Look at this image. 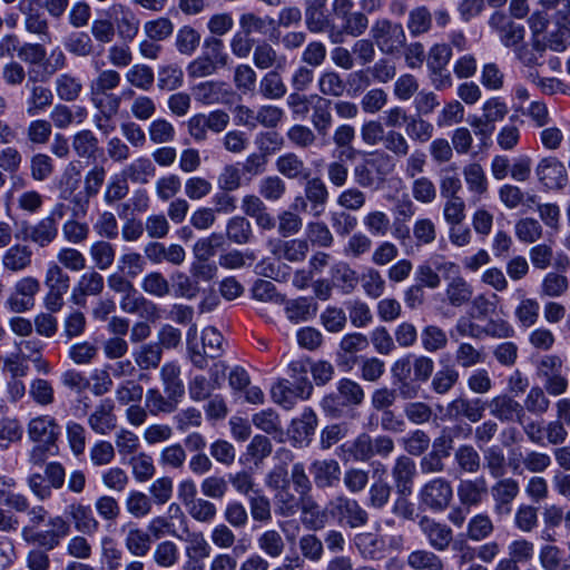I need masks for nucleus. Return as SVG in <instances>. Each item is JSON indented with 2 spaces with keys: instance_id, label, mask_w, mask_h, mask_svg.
<instances>
[{
  "instance_id": "49",
  "label": "nucleus",
  "mask_w": 570,
  "mask_h": 570,
  "mask_svg": "<svg viewBox=\"0 0 570 570\" xmlns=\"http://www.w3.org/2000/svg\"><path fill=\"white\" fill-rule=\"evenodd\" d=\"M202 55L210 60L212 63L218 68V70L229 66V55L225 50L223 40L218 37L205 38Z\"/></svg>"
},
{
  "instance_id": "24",
  "label": "nucleus",
  "mask_w": 570,
  "mask_h": 570,
  "mask_svg": "<svg viewBox=\"0 0 570 570\" xmlns=\"http://www.w3.org/2000/svg\"><path fill=\"white\" fill-rule=\"evenodd\" d=\"M66 513L78 532L87 535H94L98 532L100 523L94 515L89 504L75 501L67 507Z\"/></svg>"
},
{
  "instance_id": "23",
  "label": "nucleus",
  "mask_w": 570,
  "mask_h": 570,
  "mask_svg": "<svg viewBox=\"0 0 570 570\" xmlns=\"http://www.w3.org/2000/svg\"><path fill=\"white\" fill-rule=\"evenodd\" d=\"M391 473L397 493L401 495L411 494L416 475V464L414 460L405 454L397 456Z\"/></svg>"
},
{
  "instance_id": "21",
  "label": "nucleus",
  "mask_w": 570,
  "mask_h": 570,
  "mask_svg": "<svg viewBox=\"0 0 570 570\" xmlns=\"http://www.w3.org/2000/svg\"><path fill=\"white\" fill-rule=\"evenodd\" d=\"M487 406L490 409V414L501 422L523 423L525 416L524 407L508 394L494 396L487 403Z\"/></svg>"
},
{
  "instance_id": "40",
  "label": "nucleus",
  "mask_w": 570,
  "mask_h": 570,
  "mask_svg": "<svg viewBox=\"0 0 570 570\" xmlns=\"http://www.w3.org/2000/svg\"><path fill=\"white\" fill-rule=\"evenodd\" d=\"M82 89L81 79L70 72L60 73L55 79L56 94L62 101H76L80 97Z\"/></svg>"
},
{
  "instance_id": "20",
  "label": "nucleus",
  "mask_w": 570,
  "mask_h": 570,
  "mask_svg": "<svg viewBox=\"0 0 570 570\" xmlns=\"http://www.w3.org/2000/svg\"><path fill=\"white\" fill-rule=\"evenodd\" d=\"M540 183L548 189L561 190L568 184V173L564 165L554 157L543 158L537 167Z\"/></svg>"
},
{
  "instance_id": "48",
  "label": "nucleus",
  "mask_w": 570,
  "mask_h": 570,
  "mask_svg": "<svg viewBox=\"0 0 570 570\" xmlns=\"http://www.w3.org/2000/svg\"><path fill=\"white\" fill-rule=\"evenodd\" d=\"M126 81L141 91H149L155 82V72L151 67L137 63L128 69L125 75Z\"/></svg>"
},
{
  "instance_id": "58",
  "label": "nucleus",
  "mask_w": 570,
  "mask_h": 570,
  "mask_svg": "<svg viewBox=\"0 0 570 570\" xmlns=\"http://www.w3.org/2000/svg\"><path fill=\"white\" fill-rule=\"evenodd\" d=\"M286 86L276 70L265 73L259 82V92L266 99H281L286 94Z\"/></svg>"
},
{
  "instance_id": "2",
  "label": "nucleus",
  "mask_w": 570,
  "mask_h": 570,
  "mask_svg": "<svg viewBox=\"0 0 570 570\" xmlns=\"http://www.w3.org/2000/svg\"><path fill=\"white\" fill-rule=\"evenodd\" d=\"M365 399L363 387L355 381L344 377L336 384V391L326 394L321 406L333 419L343 417L352 407L360 406Z\"/></svg>"
},
{
  "instance_id": "13",
  "label": "nucleus",
  "mask_w": 570,
  "mask_h": 570,
  "mask_svg": "<svg viewBox=\"0 0 570 570\" xmlns=\"http://www.w3.org/2000/svg\"><path fill=\"white\" fill-rule=\"evenodd\" d=\"M327 0H305V23L313 33L328 32L332 43L343 41V32L337 30L324 14L323 9Z\"/></svg>"
},
{
  "instance_id": "29",
  "label": "nucleus",
  "mask_w": 570,
  "mask_h": 570,
  "mask_svg": "<svg viewBox=\"0 0 570 570\" xmlns=\"http://www.w3.org/2000/svg\"><path fill=\"white\" fill-rule=\"evenodd\" d=\"M41 80H30V71L28 72L27 88L29 91L27 98V114L37 116L49 108L53 102V94L50 88L39 85Z\"/></svg>"
},
{
  "instance_id": "33",
  "label": "nucleus",
  "mask_w": 570,
  "mask_h": 570,
  "mask_svg": "<svg viewBox=\"0 0 570 570\" xmlns=\"http://www.w3.org/2000/svg\"><path fill=\"white\" fill-rule=\"evenodd\" d=\"M179 403V399L173 396L171 394L164 395L156 387L149 389L146 392L145 406L154 416L159 414L174 413L177 410Z\"/></svg>"
},
{
  "instance_id": "41",
  "label": "nucleus",
  "mask_w": 570,
  "mask_h": 570,
  "mask_svg": "<svg viewBox=\"0 0 570 570\" xmlns=\"http://www.w3.org/2000/svg\"><path fill=\"white\" fill-rule=\"evenodd\" d=\"M32 250L27 245H13L6 250L2 257L4 269L10 272H21L31 265Z\"/></svg>"
},
{
  "instance_id": "39",
  "label": "nucleus",
  "mask_w": 570,
  "mask_h": 570,
  "mask_svg": "<svg viewBox=\"0 0 570 570\" xmlns=\"http://www.w3.org/2000/svg\"><path fill=\"white\" fill-rule=\"evenodd\" d=\"M276 456L282 463L275 465L266 476V485L274 491L289 487L286 464L293 460V453L291 450L282 448L276 452Z\"/></svg>"
},
{
  "instance_id": "32",
  "label": "nucleus",
  "mask_w": 570,
  "mask_h": 570,
  "mask_svg": "<svg viewBox=\"0 0 570 570\" xmlns=\"http://www.w3.org/2000/svg\"><path fill=\"white\" fill-rule=\"evenodd\" d=\"M79 179L73 177H68L65 183V187H62L60 197L62 199H70L71 210L73 218H82L87 215L91 196L87 195L83 190L73 194V191L78 187Z\"/></svg>"
},
{
  "instance_id": "22",
  "label": "nucleus",
  "mask_w": 570,
  "mask_h": 570,
  "mask_svg": "<svg viewBox=\"0 0 570 570\" xmlns=\"http://www.w3.org/2000/svg\"><path fill=\"white\" fill-rule=\"evenodd\" d=\"M27 432L32 442L57 444L60 435V426L55 417L50 415H39L29 421Z\"/></svg>"
},
{
  "instance_id": "27",
  "label": "nucleus",
  "mask_w": 570,
  "mask_h": 570,
  "mask_svg": "<svg viewBox=\"0 0 570 570\" xmlns=\"http://www.w3.org/2000/svg\"><path fill=\"white\" fill-rule=\"evenodd\" d=\"M309 473L318 489L336 487L341 480V466L334 459L315 460L309 466Z\"/></svg>"
},
{
  "instance_id": "17",
  "label": "nucleus",
  "mask_w": 570,
  "mask_h": 570,
  "mask_svg": "<svg viewBox=\"0 0 570 570\" xmlns=\"http://www.w3.org/2000/svg\"><path fill=\"white\" fill-rule=\"evenodd\" d=\"M392 365L405 374L411 375L414 381L421 384L426 383L434 372V361L423 354H405L397 358Z\"/></svg>"
},
{
  "instance_id": "52",
  "label": "nucleus",
  "mask_w": 570,
  "mask_h": 570,
  "mask_svg": "<svg viewBox=\"0 0 570 570\" xmlns=\"http://www.w3.org/2000/svg\"><path fill=\"white\" fill-rule=\"evenodd\" d=\"M454 462L460 471L474 474L481 466V456L471 444H462L454 452Z\"/></svg>"
},
{
  "instance_id": "26",
  "label": "nucleus",
  "mask_w": 570,
  "mask_h": 570,
  "mask_svg": "<svg viewBox=\"0 0 570 570\" xmlns=\"http://www.w3.org/2000/svg\"><path fill=\"white\" fill-rule=\"evenodd\" d=\"M115 404L111 399H104L88 417L90 429L100 435L110 433L117 426V416L114 413Z\"/></svg>"
},
{
  "instance_id": "4",
  "label": "nucleus",
  "mask_w": 570,
  "mask_h": 570,
  "mask_svg": "<svg viewBox=\"0 0 570 570\" xmlns=\"http://www.w3.org/2000/svg\"><path fill=\"white\" fill-rule=\"evenodd\" d=\"M66 468L61 462L51 461L43 468V473L33 472L27 478L32 494L40 501L49 500L53 491L61 490L66 482Z\"/></svg>"
},
{
  "instance_id": "30",
  "label": "nucleus",
  "mask_w": 570,
  "mask_h": 570,
  "mask_svg": "<svg viewBox=\"0 0 570 570\" xmlns=\"http://www.w3.org/2000/svg\"><path fill=\"white\" fill-rule=\"evenodd\" d=\"M368 344V338L362 333L354 332L344 335L337 352L338 365L351 367L356 361L355 354L366 350Z\"/></svg>"
},
{
  "instance_id": "36",
  "label": "nucleus",
  "mask_w": 570,
  "mask_h": 570,
  "mask_svg": "<svg viewBox=\"0 0 570 570\" xmlns=\"http://www.w3.org/2000/svg\"><path fill=\"white\" fill-rule=\"evenodd\" d=\"M316 312L317 303L312 297H298L285 304L286 317L295 324L313 318Z\"/></svg>"
},
{
  "instance_id": "63",
  "label": "nucleus",
  "mask_w": 570,
  "mask_h": 570,
  "mask_svg": "<svg viewBox=\"0 0 570 570\" xmlns=\"http://www.w3.org/2000/svg\"><path fill=\"white\" fill-rule=\"evenodd\" d=\"M65 49L76 57H88L94 52V43L86 32H71L63 40Z\"/></svg>"
},
{
  "instance_id": "46",
  "label": "nucleus",
  "mask_w": 570,
  "mask_h": 570,
  "mask_svg": "<svg viewBox=\"0 0 570 570\" xmlns=\"http://www.w3.org/2000/svg\"><path fill=\"white\" fill-rule=\"evenodd\" d=\"M472 286L461 276L452 278L445 288V296L451 306L460 307L472 298Z\"/></svg>"
},
{
  "instance_id": "64",
  "label": "nucleus",
  "mask_w": 570,
  "mask_h": 570,
  "mask_svg": "<svg viewBox=\"0 0 570 570\" xmlns=\"http://www.w3.org/2000/svg\"><path fill=\"white\" fill-rule=\"evenodd\" d=\"M298 548L304 559L318 562L324 556V543L314 533L303 534L298 540Z\"/></svg>"
},
{
  "instance_id": "7",
  "label": "nucleus",
  "mask_w": 570,
  "mask_h": 570,
  "mask_svg": "<svg viewBox=\"0 0 570 570\" xmlns=\"http://www.w3.org/2000/svg\"><path fill=\"white\" fill-rule=\"evenodd\" d=\"M49 530H36L23 528L22 537L28 543L37 544L47 551L53 550L60 544L61 539L70 532V524L61 517L56 515L48 520Z\"/></svg>"
},
{
  "instance_id": "1",
  "label": "nucleus",
  "mask_w": 570,
  "mask_h": 570,
  "mask_svg": "<svg viewBox=\"0 0 570 570\" xmlns=\"http://www.w3.org/2000/svg\"><path fill=\"white\" fill-rule=\"evenodd\" d=\"M395 449L394 441L386 434L371 436L366 432L342 443L336 455L344 462H368L375 456L389 458Z\"/></svg>"
},
{
  "instance_id": "5",
  "label": "nucleus",
  "mask_w": 570,
  "mask_h": 570,
  "mask_svg": "<svg viewBox=\"0 0 570 570\" xmlns=\"http://www.w3.org/2000/svg\"><path fill=\"white\" fill-rule=\"evenodd\" d=\"M417 499L423 509L435 513L444 512L453 501L452 483L443 476H435L421 487Z\"/></svg>"
},
{
  "instance_id": "6",
  "label": "nucleus",
  "mask_w": 570,
  "mask_h": 570,
  "mask_svg": "<svg viewBox=\"0 0 570 570\" xmlns=\"http://www.w3.org/2000/svg\"><path fill=\"white\" fill-rule=\"evenodd\" d=\"M393 158L384 153L370 154L363 164L355 167V180L362 187H372L382 183L393 170Z\"/></svg>"
},
{
  "instance_id": "47",
  "label": "nucleus",
  "mask_w": 570,
  "mask_h": 570,
  "mask_svg": "<svg viewBox=\"0 0 570 570\" xmlns=\"http://www.w3.org/2000/svg\"><path fill=\"white\" fill-rule=\"evenodd\" d=\"M183 82L184 72L179 66L169 63L158 68L157 87L160 91H174L180 88Z\"/></svg>"
},
{
  "instance_id": "34",
  "label": "nucleus",
  "mask_w": 570,
  "mask_h": 570,
  "mask_svg": "<svg viewBox=\"0 0 570 570\" xmlns=\"http://www.w3.org/2000/svg\"><path fill=\"white\" fill-rule=\"evenodd\" d=\"M135 364L141 371H151L159 367L163 360V351L155 342L142 343L132 351Z\"/></svg>"
},
{
  "instance_id": "15",
  "label": "nucleus",
  "mask_w": 570,
  "mask_h": 570,
  "mask_svg": "<svg viewBox=\"0 0 570 570\" xmlns=\"http://www.w3.org/2000/svg\"><path fill=\"white\" fill-rule=\"evenodd\" d=\"M274 505L275 513L283 518L293 517L299 510L303 514L311 513L313 515L318 510V505L313 500L296 497L289 487L275 491Z\"/></svg>"
},
{
  "instance_id": "51",
  "label": "nucleus",
  "mask_w": 570,
  "mask_h": 570,
  "mask_svg": "<svg viewBox=\"0 0 570 570\" xmlns=\"http://www.w3.org/2000/svg\"><path fill=\"white\" fill-rule=\"evenodd\" d=\"M459 379V371L452 365H446L432 376L431 390L438 395H445L458 384Z\"/></svg>"
},
{
  "instance_id": "19",
  "label": "nucleus",
  "mask_w": 570,
  "mask_h": 570,
  "mask_svg": "<svg viewBox=\"0 0 570 570\" xmlns=\"http://www.w3.org/2000/svg\"><path fill=\"white\" fill-rule=\"evenodd\" d=\"M491 487V495L494 502L493 510L498 515H508L511 512V504L519 495L520 485L513 478L495 479Z\"/></svg>"
},
{
  "instance_id": "9",
  "label": "nucleus",
  "mask_w": 570,
  "mask_h": 570,
  "mask_svg": "<svg viewBox=\"0 0 570 570\" xmlns=\"http://www.w3.org/2000/svg\"><path fill=\"white\" fill-rule=\"evenodd\" d=\"M330 512L341 524L351 529L366 525L370 519L367 511L358 501L346 495L335 497L330 502Z\"/></svg>"
},
{
  "instance_id": "16",
  "label": "nucleus",
  "mask_w": 570,
  "mask_h": 570,
  "mask_svg": "<svg viewBox=\"0 0 570 570\" xmlns=\"http://www.w3.org/2000/svg\"><path fill=\"white\" fill-rule=\"evenodd\" d=\"M40 291V283L32 276L18 281L13 293L6 302L8 308L13 313H23L35 306V296Z\"/></svg>"
},
{
  "instance_id": "56",
  "label": "nucleus",
  "mask_w": 570,
  "mask_h": 570,
  "mask_svg": "<svg viewBox=\"0 0 570 570\" xmlns=\"http://www.w3.org/2000/svg\"><path fill=\"white\" fill-rule=\"evenodd\" d=\"M226 235L235 244H247L253 237L252 225L245 217L235 216L227 223Z\"/></svg>"
},
{
  "instance_id": "31",
  "label": "nucleus",
  "mask_w": 570,
  "mask_h": 570,
  "mask_svg": "<svg viewBox=\"0 0 570 570\" xmlns=\"http://www.w3.org/2000/svg\"><path fill=\"white\" fill-rule=\"evenodd\" d=\"M438 551L428 548H419L406 557V566L411 570H445V561Z\"/></svg>"
},
{
  "instance_id": "3",
  "label": "nucleus",
  "mask_w": 570,
  "mask_h": 570,
  "mask_svg": "<svg viewBox=\"0 0 570 570\" xmlns=\"http://www.w3.org/2000/svg\"><path fill=\"white\" fill-rule=\"evenodd\" d=\"M291 371L298 375H292L293 381L281 380L272 386L271 394L275 403L285 410H291L297 400H306L313 392V385L307 377V371L303 364L296 362L291 364Z\"/></svg>"
},
{
  "instance_id": "42",
  "label": "nucleus",
  "mask_w": 570,
  "mask_h": 570,
  "mask_svg": "<svg viewBox=\"0 0 570 570\" xmlns=\"http://www.w3.org/2000/svg\"><path fill=\"white\" fill-rule=\"evenodd\" d=\"M305 197L311 203V213L314 217H320L325 212L328 199V191L325 184L320 178H313L305 186Z\"/></svg>"
},
{
  "instance_id": "25",
  "label": "nucleus",
  "mask_w": 570,
  "mask_h": 570,
  "mask_svg": "<svg viewBox=\"0 0 570 570\" xmlns=\"http://www.w3.org/2000/svg\"><path fill=\"white\" fill-rule=\"evenodd\" d=\"M105 288V278L97 271L83 273L76 286L72 288L71 301L76 305L83 306L87 296H98Z\"/></svg>"
},
{
  "instance_id": "8",
  "label": "nucleus",
  "mask_w": 570,
  "mask_h": 570,
  "mask_svg": "<svg viewBox=\"0 0 570 570\" xmlns=\"http://www.w3.org/2000/svg\"><path fill=\"white\" fill-rule=\"evenodd\" d=\"M370 33L379 49L386 55L397 52L406 40L403 27L389 19L376 20L371 27Z\"/></svg>"
},
{
  "instance_id": "61",
  "label": "nucleus",
  "mask_w": 570,
  "mask_h": 570,
  "mask_svg": "<svg viewBox=\"0 0 570 570\" xmlns=\"http://www.w3.org/2000/svg\"><path fill=\"white\" fill-rule=\"evenodd\" d=\"M155 170L156 168L149 159L139 158L127 166L124 177L136 184H147L155 176Z\"/></svg>"
},
{
  "instance_id": "14",
  "label": "nucleus",
  "mask_w": 570,
  "mask_h": 570,
  "mask_svg": "<svg viewBox=\"0 0 570 570\" xmlns=\"http://www.w3.org/2000/svg\"><path fill=\"white\" fill-rule=\"evenodd\" d=\"M67 206L63 203H57L50 214L32 226L28 233L31 242L46 247L58 236V224L65 217Z\"/></svg>"
},
{
  "instance_id": "62",
  "label": "nucleus",
  "mask_w": 570,
  "mask_h": 570,
  "mask_svg": "<svg viewBox=\"0 0 570 570\" xmlns=\"http://www.w3.org/2000/svg\"><path fill=\"white\" fill-rule=\"evenodd\" d=\"M432 27V14L425 6L416 7L409 13L407 29L413 37L426 33Z\"/></svg>"
},
{
  "instance_id": "59",
  "label": "nucleus",
  "mask_w": 570,
  "mask_h": 570,
  "mask_svg": "<svg viewBox=\"0 0 570 570\" xmlns=\"http://www.w3.org/2000/svg\"><path fill=\"white\" fill-rule=\"evenodd\" d=\"M484 466L493 479H501L507 473V460L500 446H490L483 452Z\"/></svg>"
},
{
  "instance_id": "53",
  "label": "nucleus",
  "mask_w": 570,
  "mask_h": 570,
  "mask_svg": "<svg viewBox=\"0 0 570 570\" xmlns=\"http://www.w3.org/2000/svg\"><path fill=\"white\" fill-rule=\"evenodd\" d=\"M494 531V524L487 513L473 515L466 525V537L473 542L488 539Z\"/></svg>"
},
{
  "instance_id": "38",
  "label": "nucleus",
  "mask_w": 570,
  "mask_h": 570,
  "mask_svg": "<svg viewBox=\"0 0 570 570\" xmlns=\"http://www.w3.org/2000/svg\"><path fill=\"white\" fill-rule=\"evenodd\" d=\"M354 543L360 554L364 559L381 560L384 556L385 542L375 533H358L354 538Z\"/></svg>"
},
{
  "instance_id": "57",
  "label": "nucleus",
  "mask_w": 570,
  "mask_h": 570,
  "mask_svg": "<svg viewBox=\"0 0 570 570\" xmlns=\"http://www.w3.org/2000/svg\"><path fill=\"white\" fill-rule=\"evenodd\" d=\"M127 550L135 557H144L151 546L150 534L139 528H131L125 539Z\"/></svg>"
},
{
  "instance_id": "12",
  "label": "nucleus",
  "mask_w": 570,
  "mask_h": 570,
  "mask_svg": "<svg viewBox=\"0 0 570 570\" xmlns=\"http://www.w3.org/2000/svg\"><path fill=\"white\" fill-rule=\"evenodd\" d=\"M488 26L505 48L513 49L524 40L525 28L502 11L493 12L488 20Z\"/></svg>"
},
{
  "instance_id": "43",
  "label": "nucleus",
  "mask_w": 570,
  "mask_h": 570,
  "mask_svg": "<svg viewBox=\"0 0 570 570\" xmlns=\"http://www.w3.org/2000/svg\"><path fill=\"white\" fill-rule=\"evenodd\" d=\"M67 67V57L65 52L56 47L51 50L49 58L42 66V70H30V80H41L47 82L53 75Z\"/></svg>"
},
{
  "instance_id": "54",
  "label": "nucleus",
  "mask_w": 570,
  "mask_h": 570,
  "mask_svg": "<svg viewBox=\"0 0 570 570\" xmlns=\"http://www.w3.org/2000/svg\"><path fill=\"white\" fill-rule=\"evenodd\" d=\"M420 338L423 350L428 353H436L444 350L449 342L445 331L436 325L423 327Z\"/></svg>"
},
{
  "instance_id": "11",
  "label": "nucleus",
  "mask_w": 570,
  "mask_h": 570,
  "mask_svg": "<svg viewBox=\"0 0 570 570\" xmlns=\"http://www.w3.org/2000/svg\"><path fill=\"white\" fill-rule=\"evenodd\" d=\"M417 525L431 549L445 552L451 548L454 532L449 524L424 514Z\"/></svg>"
},
{
  "instance_id": "35",
  "label": "nucleus",
  "mask_w": 570,
  "mask_h": 570,
  "mask_svg": "<svg viewBox=\"0 0 570 570\" xmlns=\"http://www.w3.org/2000/svg\"><path fill=\"white\" fill-rule=\"evenodd\" d=\"M180 374V366L175 361L165 363L159 373L165 394H171L181 401L185 395V386Z\"/></svg>"
},
{
  "instance_id": "10",
  "label": "nucleus",
  "mask_w": 570,
  "mask_h": 570,
  "mask_svg": "<svg viewBox=\"0 0 570 570\" xmlns=\"http://www.w3.org/2000/svg\"><path fill=\"white\" fill-rule=\"evenodd\" d=\"M195 100L202 105H232L236 98L234 89L225 81L206 80L191 87Z\"/></svg>"
},
{
  "instance_id": "18",
  "label": "nucleus",
  "mask_w": 570,
  "mask_h": 570,
  "mask_svg": "<svg viewBox=\"0 0 570 570\" xmlns=\"http://www.w3.org/2000/svg\"><path fill=\"white\" fill-rule=\"evenodd\" d=\"M485 410L487 402L482 399L460 395L446 405V415L453 420L466 419L471 423H476L483 419Z\"/></svg>"
},
{
  "instance_id": "28",
  "label": "nucleus",
  "mask_w": 570,
  "mask_h": 570,
  "mask_svg": "<svg viewBox=\"0 0 570 570\" xmlns=\"http://www.w3.org/2000/svg\"><path fill=\"white\" fill-rule=\"evenodd\" d=\"M456 494L460 504L464 508L479 507L488 494L487 482L483 478L461 480Z\"/></svg>"
},
{
  "instance_id": "55",
  "label": "nucleus",
  "mask_w": 570,
  "mask_h": 570,
  "mask_svg": "<svg viewBox=\"0 0 570 570\" xmlns=\"http://www.w3.org/2000/svg\"><path fill=\"white\" fill-rule=\"evenodd\" d=\"M258 549L272 559L279 558L285 551V542L276 530H266L257 538Z\"/></svg>"
},
{
  "instance_id": "50",
  "label": "nucleus",
  "mask_w": 570,
  "mask_h": 570,
  "mask_svg": "<svg viewBox=\"0 0 570 570\" xmlns=\"http://www.w3.org/2000/svg\"><path fill=\"white\" fill-rule=\"evenodd\" d=\"M391 373L397 385V387L394 389L396 391V396L399 395L401 399L409 401L419 396L422 390L421 383L414 381L411 375L405 374L393 365L391 366Z\"/></svg>"
},
{
  "instance_id": "45",
  "label": "nucleus",
  "mask_w": 570,
  "mask_h": 570,
  "mask_svg": "<svg viewBox=\"0 0 570 570\" xmlns=\"http://www.w3.org/2000/svg\"><path fill=\"white\" fill-rule=\"evenodd\" d=\"M90 100L107 119L116 116L121 105L119 95L106 90H90Z\"/></svg>"
},
{
  "instance_id": "37",
  "label": "nucleus",
  "mask_w": 570,
  "mask_h": 570,
  "mask_svg": "<svg viewBox=\"0 0 570 570\" xmlns=\"http://www.w3.org/2000/svg\"><path fill=\"white\" fill-rule=\"evenodd\" d=\"M253 62L256 68L262 70L271 68L282 69L285 66L286 58L278 55L271 43L262 41L254 48Z\"/></svg>"
},
{
  "instance_id": "60",
  "label": "nucleus",
  "mask_w": 570,
  "mask_h": 570,
  "mask_svg": "<svg viewBox=\"0 0 570 570\" xmlns=\"http://www.w3.org/2000/svg\"><path fill=\"white\" fill-rule=\"evenodd\" d=\"M200 43V33L190 26H183L178 29L175 38L177 51L185 56H191Z\"/></svg>"
},
{
  "instance_id": "44",
  "label": "nucleus",
  "mask_w": 570,
  "mask_h": 570,
  "mask_svg": "<svg viewBox=\"0 0 570 570\" xmlns=\"http://www.w3.org/2000/svg\"><path fill=\"white\" fill-rule=\"evenodd\" d=\"M309 246L307 240L301 238H293L289 240L279 242L274 249V254L285 261L296 263L303 262L308 253Z\"/></svg>"
}]
</instances>
